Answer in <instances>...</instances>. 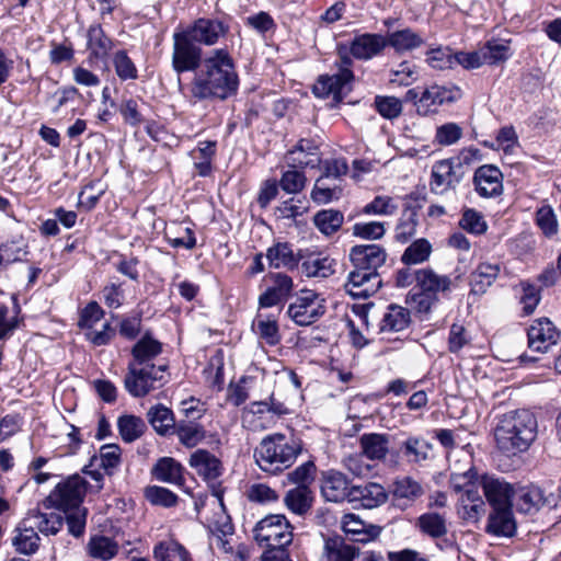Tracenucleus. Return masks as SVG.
I'll return each mask as SVG.
<instances>
[{
	"label": "nucleus",
	"instance_id": "0eeeda50",
	"mask_svg": "<svg viewBox=\"0 0 561 561\" xmlns=\"http://www.w3.org/2000/svg\"><path fill=\"white\" fill-rule=\"evenodd\" d=\"M253 531L261 547H287L293 541V527L282 514L265 516L255 525Z\"/></svg>",
	"mask_w": 561,
	"mask_h": 561
},
{
	"label": "nucleus",
	"instance_id": "603ef678",
	"mask_svg": "<svg viewBox=\"0 0 561 561\" xmlns=\"http://www.w3.org/2000/svg\"><path fill=\"white\" fill-rule=\"evenodd\" d=\"M175 433L180 443L187 448H193L205 439L203 426L195 423H181L176 426Z\"/></svg>",
	"mask_w": 561,
	"mask_h": 561
},
{
	"label": "nucleus",
	"instance_id": "13d9d810",
	"mask_svg": "<svg viewBox=\"0 0 561 561\" xmlns=\"http://www.w3.org/2000/svg\"><path fill=\"white\" fill-rule=\"evenodd\" d=\"M484 145L491 149L502 150L504 153L508 154L518 146L517 135L513 127L505 126L499 130L493 141H485Z\"/></svg>",
	"mask_w": 561,
	"mask_h": 561
},
{
	"label": "nucleus",
	"instance_id": "f257e3e1",
	"mask_svg": "<svg viewBox=\"0 0 561 561\" xmlns=\"http://www.w3.org/2000/svg\"><path fill=\"white\" fill-rule=\"evenodd\" d=\"M230 34V25L219 18H198L173 33L172 68L183 73L198 68L203 57L201 45L215 46Z\"/></svg>",
	"mask_w": 561,
	"mask_h": 561
},
{
	"label": "nucleus",
	"instance_id": "f704fd0d",
	"mask_svg": "<svg viewBox=\"0 0 561 561\" xmlns=\"http://www.w3.org/2000/svg\"><path fill=\"white\" fill-rule=\"evenodd\" d=\"M386 41L397 53L413 50L425 43L424 38L410 27L388 34Z\"/></svg>",
	"mask_w": 561,
	"mask_h": 561
},
{
	"label": "nucleus",
	"instance_id": "412c9836",
	"mask_svg": "<svg viewBox=\"0 0 561 561\" xmlns=\"http://www.w3.org/2000/svg\"><path fill=\"white\" fill-rule=\"evenodd\" d=\"M482 490L492 508L512 506L513 488L493 474L482 476Z\"/></svg>",
	"mask_w": 561,
	"mask_h": 561
},
{
	"label": "nucleus",
	"instance_id": "b1692460",
	"mask_svg": "<svg viewBox=\"0 0 561 561\" xmlns=\"http://www.w3.org/2000/svg\"><path fill=\"white\" fill-rule=\"evenodd\" d=\"M188 463L206 481H215L222 473L220 460L206 449L194 451Z\"/></svg>",
	"mask_w": 561,
	"mask_h": 561
},
{
	"label": "nucleus",
	"instance_id": "338daca9",
	"mask_svg": "<svg viewBox=\"0 0 561 561\" xmlns=\"http://www.w3.org/2000/svg\"><path fill=\"white\" fill-rule=\"evenodd\" d=\"M121 463V448L115 444L104 445L100 449L99 467L111 474Z\"/></svg>",
	"mask_w": 561,
	"mask_h": 561
},
{
	"label": "nucleus",
	"instance_id": "5fc2aeb1",
	"mask_svg": "<svg viewBox=\"0 0 561 561\" xmlns=\"http://www.w3.org/2000/svg\"><path fill=\"white\" fill-rule=\"evenodd\" d=\"M117 551V543L108 537L98 536L90 539L89 552L93 558L110 560L116 556Z\"/></svg>",
	"mask_w": 561,
	"mask_h": 561
},
{
	"label": "nucleus",
	"instance_id": "a18cd8bd",
	"mask_svg": "<svg viewBox=\"0 0 561 561\" xmlns=\"http://www.w3.org/2000/svg\"><path fill=\"white\" fill-rule=\"evenodd\" d=\"M117 428L125 443H133L141 437L146 430V423L139 416L124 414L117 420Z\"/></svg>",
	"mask_w": 561,
	"mask_h": 561
},
{
	"label": "nucleus",
	"instance_id": "bf43d9fd",
	"mask_svg": "<svg viewBox=\"0 0 561 561\" xmlns=\"http://www.w3.org/2000/svg\"><path fill=\"white\" fill-rule=\"evenodd\" d=\"M106 188L107 185L101 179L91 181L81 190L79 205L87 209L93 208Z\"/></svg>",
	"mask_w": 561,
	"mask_h": 561
},
{
	"label": "nucleus",
	"instance_id": "7ed1b4c3",
	"mask_svg": "<svg viewBox=\"0 0 561 561\" xmlns=\"http://www.w3.org/2000/svg\"><path fill=\"white\" fill-rule=\"evenodd\" d=\"M537 428V420L529 410L504 413L493 428L496 448L506 456L525 453L535 442Z\"/></svg>",
	"mask_w": 561,
	"mask_h": 561
},
{
	"label": "nucleus",
	"instance_id": "37998d69",
	"mask_svg": "<svg viewBox=\"0 0 561 561\" xmlns=\"http://www.w3.org/2000/svg\"><path fill=\"white\" fill-rule=\"evenodd\" d=\"M447 459L449 461V470L450 476L456 473L468 472L474 473L477 472L473 466V454L472 447L470 444L463 445L458 449L449 450L447 453Z\"/></svg>",
	"mask_w": 561,
	"mask_h": 561
},
{
	"label": "nucleus",
	"instance_id": "f03ea898",
	"mask_svg": "<svg viewBox=\"0 0 561 561\" xmlns=\"http://www.w3.org/2000/svg\"><path fill=\"white\" fill-rule=\"evenodd\" d=\"M194 71L190 93L195 100H225L238 90L239 77L227 49H214Z\"/></svg>",
	"mask_w": 561,
	"mask_h": 561
},
{
	"label": "nucleus",
	"instance_id": "aec40b11",
	"mask_svg": "<svg viewBox=\"0 0 561 561\" xmlns=\"http://www.w3.org/2000/svg\"><path fill=\"white\" fill-rule=\"evenodd\" d=\"M320 490L328 502H342L351 496L350 482L340 471L327 470L321 473Z\"/></svg>",
	"mask_w": 561,
	"mask_h": 561
},
{
	"label": "nucleus",
	"instance_id": "a211bd4d",
	"mask_svg": "<svg viewBox=\"0 0 561 561\" xmlns=\"http://www.w3.org/2000/svg\"><path fill=\"white\" fill-rule=\"evenodd\" d=\"M399 450L411 466H423L433 458V444L421 435H408Z\"/></svg>",
	"mask_w": 561,
	"mask_h": 561
},
{
	"label": "nucleus",
	"instance_id": "ddd939ff",
	"mask_svg": "<svg viewBox=\"0 0 561 561\" xmlns=\"http://www.w3.org/2000/svg\"><path fill=\"white\" fill-rule=\"evenodd\" d=\"M216 505L218 512L215 513L214 518L208 522V529L210 533L209 542L211 547H217L226 553L232 552L230 539L233 535V526L229 515L225 511L222 497L217 495Z\"/></svg>",
	"mask_w": 561,
	"mask_h": 561
},
{
	"label": "nucleus",
	"instance_id": "8fccbe9b",
	"mask_svg": "<svg viewBox=\"0 0 561 561\" xmlns=\"http://www.w3.org/2000/svg\"><path fill=\"white\" fill-rule=\"evenodd\" d=\"M343 220V214L333 209L321 210L313 218L317 228L325 236L336 232L341 228Z\"/></svg>",
	"mask_w": 561,
	"mask_h": 561
},
{
	"label": "nucleus",
	"instance_id": "de8ad7c7",
	"mask_svg": "<svg viewBox=\"0 0 561 561\" xmlns=\"http://www.w3.org/2000/svg\"><path fill=\"white\" fill-rule=\"evenodd\" d=\"M421 531L432 538H439L447 534V524L444 515L438 513H425L417 519Z\"/></svg>",
	"mask_w": 561,
	"mask_h": 561
},
{
	"label": "nucleus",
	"instance_id": "052dcab7",
	"mask_svg": "<svg viewBox=\"0 0 561 561\" xmlns=\"http://www.w3.org/2000/svg\"><path fill=\"white\" fill-rule=\"evenodd\" d=\"M481 49L484 54V64L488 65L502 62L511 56V48L506 42L490 41Z\"/></svg>",
	"mask_w": 561,
	"mask_h": 561
},
{
	"label": "nucleus",
	"instance_id": "a878e982",
	"mask_svg": "<svg viewBox=\"0 0 561 561\" xmlns=\"http://www.w3.org/2000/svg\"><path fill=\"white\" fill-rule=\"evenodd\" d=\"M486 531L497 537H512L516 531L512 506L493 508L489 516Z\"/></svg>",
	"mask_w": 561,
	"mask_h": 561
},
{
	"label": "nucleus",
	"instance_id": "4468645a",
	"mask_svg": "<svg viewBox=\"0 0 561 561\" xmlns=\"http://www.w3.org/2000/svg\"><path fill=\"white\" fill-rule=\"evenodd\" d=\"M480 160L478 149H463L458 156L437 162L431 175H462L470 172Z\"/></svg>",
	"mask_w": 561,
	"mask_h": 561
},
{
	"label": "nucleus",
	"instance_id": "e2e57ef3",
	"mask_svg": "<svg viewBox=\"0 0 561 561\" xmlns=\"http://www.w3.org/2000/svg\"><path fill=\"white\" fill-rule=\"evenodd\" d=\"M459 226L472 234H483L488 229V224L483 216L471 208L463 211Z\"/></svg>",
	"mask_w": 561,
	"mask_h": 561
},
{
	"label": "nucleus",
	"instance_id": "9d476101",
	"mask_svg": "<svg viewBox=\"0 0 561 561\" xmlns=\"http://www.w3.org/2000/svg\"><path fill=\"white\" fill-rule=\"evenodd\" d=\"M345 68L341 69L337 73L332 76H320L314 83L312 91L316 96L325 99L332 98L333 101L340 102L348 92V84L353 79V73L348 69L351 60L348 57L343 58Z\"/></svg>",
	"mask_w": 561,
	"mask_h": 561
},
{
	"label": "nucleus",
	"instance_id": "c85d7f7f",
	"mask_svg": "<svg viewBox=\"0 0 561 561\" xmlns=\"http://www.w3.org/2000/svg\"><path fill=\"white\" fill-rule=\"evenodd\" d=\"M501 266L497 263L481 262L470 274L471 293L484 294L497 278Z\"/></svg>",
	"mask_w": 561,
	"mask_h": 561
},
{
	"label": "nucleus",
	"instance_id": "1a4fd4ad",
	"mask_svg": "<svg viewBox=\"0 0 561 561\" xmlns=\"http://www.w3.org/2000/svg\"><path fill=\"white\" fill-rule=\"evenodd\" d=\"M164 366L128 364L126 390L136 398L144 397L162 383Z\"/></svg>",
	"mask_w": 561,
	"mask_h": 561
},
{
	"label": "nucleus",
	"instance_id": "c756f323",
	"mask_svg": "<svg viewBox=\"0 0 561 561\" xmlns=\"http://www.w3.org/2000/svg\"><path fill=\"white\" fill-rule=\"evenodd\" d=\"M113 47L111 38H108L100 25H91L88 30V50L89 60L95 64L99 60L105 61L108 53Z\"/></svg>",
	"mask_w": 561,
	"mask_h": 561
},
{
	"label": "nucleus",
	"instance_id": "dca6fc26",
	"mask_svg": "<svg viewBox=\"0 0 561 561\" xmlns=\"http://www.w3.org/2000/svg\"><path fill=\"white\" fill-rule=\"evenodd\" d=\"M267 282L270 285L259 297L261 308H271L284 302L294 288L291 277L283 273H271Z\"/></svg>",
	"mask_w": 561,
	"mask_h": 561
},
{
	"label": "nucleus",
	"instance_id": "bb28decb",
	"mask_svg": "<svg viewBox=\"0 0 561 561\" xmlns=\"http://www.w3.org/2000/svg\"><path fill=\"white\" fill-rule=\"evenodd\" d=\"M414 278L423 293L432 295L449 291L453 284L449 276L437 274L428 267L414 271Z\"/></svg>",
	"mask_w": 561,
	"mask_h": 561
},
{
	"label": "nucleus",
	"instance_id": "2f4dec72",
	"mask_svg": "<svg viewBox=\"0 0 561 561\" xmlns=\"http://www.w3.org/2000/svg\"><path fill=\"white\" fill-rule=\"evenodd\" d=\"M385 488L378 483H366L353 486L351 490V500L360 501L365 508L380 506L387 501Z\"/></svg>",
	"mask_w": 561,
	"mask_h": 561
},
{
	"label": "nucleus",
	"instance_id": "4c0bfd02",
	"mask_svg": "<svg viewBox=\"0 0 561 561\" xmlns=\"http://www.w3.org/2000/svg\"><path fill=\"white\" fill-rule=\"evenodd\" d=\"M355 559V547L345 543L340 537L325 539L322 561H354Z\"/></svg>",
	"mask_w": 561,
	"mask_h": 561
},
{
	"label": "nucleus",
	"instance_id": "72a5a7b5",
	"mask_svg": "<svg viewBox=\"0 0 561 561\" xmlns=\"http://www.w3.org/2000/svg\"><path fill=\"white\" fill-rule=\"evenodd\" d=\"M162 352V344L151 335H144L131 348L133 360L139 366L152 365L151 362Z\"/></svg>",
	"mask_w": 561,
	"mask_h": 561
},
{
	"label": "nucleus",
	"instance_id": "680f3d73",
	"mask_svg": "<svg viewBox=\"0 0 561 561\" xmlns=\"http://www.w3.org/2000/svg\"><path fill=\"white\" fill-rule=\"evenodd\" d=\"M519 288V302L523 306L524 314H531L540 302V290L528 282H520Z\"/></svg>",
	"mask_w": 561,
	"mask_h": 561
},
{
	"label": "nucleus",
	"instance_id": "2eb2a0df",
	"mask_svg": "<svg viewBox=\"0 0 561 561\" xmlns=\"http://www.w3.org/2000/svg\"><path fill=\"white\" fill-rule=\"evenodd\" d=\"M528 345L531 350L545 353L561 339L560 331L548 318L534 321L528 329Z\"/></svg>",
	"mask_w": 561,
	"mask_h": 561
},
{
	"label": "nucleus",
	"instance_id": "864d4df0",
	"mask_svg": "<svg viewBox=\"0 0 561 561\" xmlns=\"http://www.w3.org/2000/svg\"><path fill=\"white\" fill-rule=\"evenodd\" d=\"M301 267L308 277L327 278L334 273V262L329 257H309Z\"/></svg>",
	"mask_w": 561,
	"mask_h": 561
},
{
	"label": "nucleus",
	"instance_id": "09e8293b",
	"mask_svg": "<svg viewBox=\"0 0 561 561\" xmlns=\"http://www.w3.org/2000/svg\"><path fill=\"white\" fill-rule=\"evenodd\" d=\"M245 420L251 417L248 422L254 430H264L275 424L268 413V407L265 401H254L249 404L245 411Z\"/></svg>",
	"mask_w": 561,
	"mask_h": 561
},
{
	"label": "nucleus",
	"instance_id": "69168bd1",
	"mask_svg": "<svg viewBox=\"0 0 561 561\" xmlns=\"http://www.w3.org/2000/svg\"><path fill=\"white\" fill-rule=\"evenodd\" d=\"M113 64L117 77L123 80H134L137 78V68L126 51L119 50L114 55Z\"/></svg>",
	"mask_w": 561,
	"mask_h": 561
},
{
	"label": "nucleus",
	"instance_id": "774afa93",
	"mask_svg": "<svg viewBox=\"0 0 561 561\" xmlns=\"http://www.w3.org/2000/svg\"><path fill=\"white\" fill-rule=\"evenodd\" d=\"M426 61L432 68L444 70L453 67L455 55L448 47H437L427 51Z\"/></svg>",
	"mask_w": 561,
	"mask_h": 561
},
{
	"label": "nucleus",
	"instance_id": "20e7f679",
	"mask_svg": "<svg viewBox=\"0 0 561 561\" xmlns=\"http://www.w3.org/2000/svg\"><path fill=\"white\" fill-rule=\"evenodd\" d=\"M301 451L299 438L274 433L262 438L254 449V459L261 470L277 474L291 467Z\"/></svg>",
	"mask_w": 561,
	"mask_h": 561
},
{
	"label": "nucleus",
	"instance_id": "f8f14e48",
	"mask_svg": "<svg viewBox=\"0 0 561 561\" xmlns=\"http://www.w3.org/2000/svg\"><path fill=\"white\" fill-rule=\"evenodd\" d=\"M461 98V91L456 85L433 84L426 88L416 101V112L420 115L436 113L438 107L450 104Z\"/></svg>",
	"mask_w": 561,
	"mask_h": 561
},
{
	"label": "nucleus",
	"instance_id": "49530a36",
	"mask_svg": "<svg viewBox=\"0 0 561 561\" xmlns=\"http://www.w3.org/2000/svg\"><path fill=\"white\" fill-rule=\"evenodd\" d=\"M13 546L19 552L24 554L34 553L38 549L39 537L37 531L34 528H30V526H25L24 519L16 529Z\"/></svg>",
	"mask_w": 561,
	"mask_h": 561
},
{
	"label": "nucleus",
	"instance_id": "5701e85b",
	"mask_svg": "<svg viewBox=\"0 0 561 561\" xmlns=\"http://www.w3.org/2000/svg\"><path fill=\"white\" fill-rule=\"evenodd\" d=\"M387 46L386 37L380 34L365 33L356 35L348 48V53L356 59L368 60L379 55Z\"/></svg>",
	"mask_w": 561,
	"mask_h": 561
},
{
	"label": "nucleus",
	"instance_id": "9b49d317",
	"mask_svg": "<svg viewBox=\"0 0 561 561\" xmlns=\"http://www.w3.org/2000/svg\"><path fill=\"white\" fill-rule=\"evenodd\" d=\"M285 162L289 169L283 175H302L305 169H314L319 165V147L312 140L301 139L287 152Z\"/></svg>",
	"mask_w": 561,
	"mask_h": 561
},
{
	"label": "nucleus",
	"instance_id": "58836bf2",
	"mask_svg": "<svg viewBox=\"0 0 561 561\" xmlns=\"http://www.w3.org/2000/svg\"><path fill=\"white\" fill-rule=\"evenodd\" d=\"M312 501V492L307 485L288 490L284 497L286 507L297 515H305L311 508Z\"/></svg>",
	"mask_w": 561,
	"mask_h": 561
},
{
	"label": "nucleus",
	"instance_id": "6ab92c4d",
	"mask_svg": "<svg viewBox=\"0 0 561 561\" xmlns=\"http://www.w3.org/2000/svg\"><path fill=\"white\" fill-rule=\"evenodd\" d=\"M350 259L355 268L377 272L385 264L387 253L378 244H362L352 248Z\"/></svg>",
	"mask_w": 561,
	"mask_h": 561
},
{
	"label": "nucleus",
	"instance_id": "0e129e2a",
	"mask_svg": "<svg viewBox=\"0 0 561 561\" xmlns=\"http://www.w3.org/2000/svg\"><path fill=\"white\" fill-rule=\"evenodd\" d=\"M398 205L389 196H376L363 208L365 215L389 216L397 211Z\"/></svg>",
	"mask_w": 561,
	"mask_h": 561
},
{
	"label": "nucleus",
	"instance_id": "393cba45",
	"mask_svg": "<svg viewBox=\"0 0 561 561\" xmlns=\"http://www.w3.org/2000/svg\"><path fill=\"white\" fill-rule=\"evenodd\" d=\"M24 525L34 528L45 536H53L62 528L64 517L58 513H46L33 510L30 511L24 518Z\"/></svg>",
	"mask_w": 561,
	"mask_h": 561
},
{
	"label": "nucleus",
	"instance_id": "cd10ccee",
	"mask_svg": "<svg viewBox=\"0 0 561 561\" xmlns=\"http://www.w3.org/2000/svg\"><path fill=\"white\" fill-rule=\"evenodd\" d=\"M422 494V485L410 477H403L393 482V502L401 508L412 505Z\"/></svg>",
	"mask_w": 561,
	"mask_h": 561
},
{
	"label": "nucleus",
	"instance_id": "7c9ffc66",
	"mask_svg": "<svg viewBox=\"0 0 561 561\" xmlns=\"http://www.w3.org/2000/svg\"><path fill=\"white\" fill-rule=\"evenodd\" d=\"M343 192L341 178H318L311 197L318 204H328L340 199Z\"/></svg>",
	"mask_w": 561,
	"mask_h": 561
},
{
	"label": "nucleus",
	"instance_id": "c9c22d12",
	"mask_svg": "<svg viewBox=\"0 0 561 561\" xmlns=\"http://www.w3.org/2000/svg\"><path fill=\"white\" fill-rule=\"evenodd\" d=\"M266 259L273 268H294L298 265V257L291 245L287 242H278L267 249Z\"/></svg>",
	"mask_w": 561,
	"mask_h": 561
},
{
	"label": "nucleus",
	"instance_id": "423d86ee",
	"mask_svg": "<svg viewBox=\"0 0 561 561\" xmlns=\"http://www.w3.org/2000/svg\"><path fill=\"white\" fill-rule=\"evenodd\" d=\"M87 491L88 481L82 476H69L50 491L43 501V506L68 513L72 508L81 507Z\"/></svg>",
	"mask_w": 561,
	"mask_h": 561
},
{
	"label": "nucleus",
	"instance_id": "473e14b6",
	"mask_svg": "<svg viewBox=\"0 0 561 561\" xmlns=\"http://www.w3.org/2000/svg\"><path fill=\"white\" fill-rule=\"evenodd\" d=\"M359 447L370 460H382L389 450V436L380 433H366L359 438Z\"/></svg>",
	"mask_w": 561,
	"mask_h": 561
},
{
	"label": "nucleus",
	"instance_id": "39448f33",
	"mask_svg": "<svg viewBox=\"0 0 561 561\" xmlns=\"http://www.w3.org/2000/svg\"><path fill=\"white\" fill-rule=\"evenodd\" d=\"M449 484L457 494V512L461 519L467 523L479 522L486 512L485 502L481 495L482 476L478 472L468 473L458 471L450 476Z\"/></svg>",
	"mask_w": 561,
	"mask_h": 561
},
{
	"label": "nucleus",
	"instance_id": "6e6d98bb",
	"mask_svg": "<svg viewBox=\"0 0 561 561\" xmlns=\"http://www.w3.org/2000/svg\"><path fill=\"white\" fill-rule=\"evenodd\" d=\"M27 255V247L23 239L5 242L0 247V267L18 261Z\"/></svg>",
	"mask_w": 561,
	"mask_h": 561
},
{
	"label": "nucleus",
	"instance_id": "ea45409f",
	"mask_svg": "<svg viewBox=\"0 0 561 561\" xmlns=\"http://www.w3.org/2000/svg\"><path fill=\"white\" fill-rule=\"evenodd\" d=\"M183 467L175 459L163 457L152 468V474L161 482L181 484L183 482Z\"/></svg>",
	"mask_w": 561,
	"mask_h": 561
},
{
	"label": "nucleus",
	"instance_id": "a19ab883",
	"mask_svg": "<svg viewBox=\"0 0 561 561\" xmlns=\"http://www.w3.org/2000/svg\"><path fill=\"white\" fill-rule=\"evenodd\" d=\"M253 330L270 345H276L280 341L277 316L273 313H257L253 322Z\"/></svg>",
	"mask_w": 561,
	"mask_h": 561
},
{
	"label": "nucleus",
	"instance_id": "3c124183",
	"mask_svg": "<svg viewBox=\"0 0 561 561\" xmlns=\"http://www.w3.org/2000/svg\"><path fill=\"white\" fill-rule=\"evenodd\" d=\"M432 253V245L426 239H417L412 242L403 252L401 261L407 265L421 264L425 262Z\"/></svg>",
	"mask_w": 561,
	"mask_h": 561
},
{
	"label": "nucleus",
	"instance_id": "f3484780",
	"mask_svg": "<svg viewBox=\"0 0 561 561\" xmlns=\"http://www.w3.org/2000/svg\"><path fill=\"white\" fill-rule=\"evenodd\" d=\"M381 280L377 272L355 268L348 274L344 287L354 298H368L380 287Z\"/></svg>",
	"mask_w": 561,
	"mask_h": 561
},
{
	"label": "nucleus",
	"instance_id": "4be33fe9",
	"mask_svg": "<svg viewBox=\"0 0 561 561\" xmlns=\"http://www.w3.org/2000/svg\"><path fill=\"white\" fill-rule=\"evenodd\" d=\"M341 526L346 536L358 542H370L377 539L381 528L377 525L366 523L356 514L350 513L342 517Z\"/></svg>",
	"mask_w": 561,
	"mask_h": 561
},
{
	"label": "nucleus",
	"instance_id": "4d7b16f0",
	"mask_svg": "<svg viewBox=\"0 0 561 561\" xmlns=\"http://www.w3.org/2000/svg\"><path fill=\"white\" fill-rule=\"evenodd\" d=\"M541 499V494L537 489L522 488L518 491H513L512 501L519 512L530 513L537 508Z\"/></svg>",
	"mask_w": 561,
	"mask_h": 561
},
{
	"label": "nucleus",
	"instance_id": "c03bdc74",
	"mask_svg": "<svg viewBox=\"0 0 561 561\" xmlns=\"http://www.w3.org/2000/svg\"><path fill=\"white\" fill-rule=\"evenodd\" d=\"M153 557L157 561H191L187 550L174 539L163 540L156 545Z\"/></svg>",
	"mask_w": 561,
	"mask_h": 561
},
{
	"label": "nucleus",
	"instance_id": "e433bc0d",
	"mask_svg": "<svg viewBox=\"0 0 561 561\" xmlns=\"http://www.w3.org/2000/svg\"><path fill=\"white\" fill-rule=\"evenodd\" d=\"M410 323V311L398 305L388 306L379 324L380 332H400Z\"/></svg>",
	"mask_w": 561,
	"mask_h": 561
},
{
	"label": "nucleus",
	"instance_id": "6e6552de",
	"mask_svg": "<svg viewBox=\"0 0 561 561\" xmlns=\"http://www.w3.org/2000/svg\"><path fill=\"white\" fill-rule=\"evenodd\" d=\"M325 300L311 289H301L288 306L287 314L298 325H310L325 312Z\"/></svg>",
	"mask_w": 561,
	"mask_h": 561
},
{
	"label": "nucleus",
	"instance_id": "79ce46f5",
	"mask_svg": "<svg viewBox=\"0 0 561 561\" xmlns=\"http://www.w3.org/2000/svg\"><path fill=\"white\" fill-rule=\"evenodd\" d=\"M147 417L153 430L160 435H165L171 430L175 428L173 412L163 404L151 407L147 413Z\"/></svg>",
	"mask_w": 561,
	"mask_h": 561
}]
</instances>
